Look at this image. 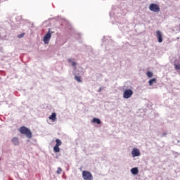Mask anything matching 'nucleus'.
<instances>
[{
	"label": "nucleus",
	"instance_id": "nucleus-1",
	"mask_svg": "<svg viewBox=\"0 0 180 180\" xmlns=\"http://www.w3.org/2000/svg\"><path fill=\"white\" fill-rule=\"evenodd\" d=\"M19 131L21 133V134H25L28 139H32V131L30 129H29V128L26 127H21L19 129Z\"/></svg>",
	"mask_w": 180,
	"mask_h": 180
},
{
	"label": "nucleus",
	"instance_id": "nucleus-2",
	"mask_svg": "<svg viewBox=\"0 0 180 180\" xmlns=\"http://www.w3.org/2000/svg\"><path fill=\"white\" fill-rule=\"evenodd\" d=\"M82 178L84 180H94V176L90 172L83 171L82 172Z\"/></svg>",
	"mask_w": 180,
	"mask_h": 180
},
{
	"label": "nucleus",
	"instance_id": "nucleus-3",
	"mask_svg": "<svg viewBox=\"0 0 180 180\" xmlns=\"http://www.w3.org/2000/svg\"><path fill=\"white\" fill-rule=\"evenodd\" d=\"M133 96V90L131 89H125L123 93V98L124 99H129Z\"/></svg>",
	"mask_w": 180,
	"mask_h": 180
},
{
	"label": "nucleus",
	"instance_id": "nucleus-4",
	"mask_svg": "<svg viewBox=\"0 0 180 180\" xmlns=\"http://www.w3.org/2000/svg\"><path fill=\"white\" fill-rule=\"evenodd\" d=\"M149 9L152 12H156V13H158L160 11V6H158V4H150Z\"/></svg>",
	"mask_w": 180,
	"mask_h": 180
},
{
	"label": "nucleus",
	"instance_id": "nucleus-5",
	"mask_svg": "<svg viewBox=\"0 0 180 180\" xmlns=\"http://www.w3.org/2000/svg\"><path fill=\"white\" fill-rule=\"evenodd\" d=\"M50 39H51V32H50V29H49V32L44 37V43L45 44H49L50 41Z\"/></svg>",
	"mask_w": 180,
	"mask_h": 180
},
{
	"label": "nucleus",
	"instance_id": "nucleus-6",
	"mask_svg": "<svg viewBox=\"0 0 180 180\" xmlns=\"http://www.w3.org/2000/svg\"><path fill=\"white\" fill-rule=\"evenodd\" d=\"M56 144L53 147V151H54V153H60V146H61V144H63V143L61 142V140H60V139H56Z\"/></svg>",
	"mask_w": 180,
	"mask_h": 180
},
{
	"label": "nucleus",
	"instance_id": "nucleus-7",
	"mask_svg": "<svg viewBox=\"0 0 180 180\" xmlns=\"http://www.w3.org/2000/svg\"><path fill=\"white\" fill-rule=\"evenodd\" d=\"M156 37L158 39V43H162V32L160 30L156 31Z\"/></svg>",
	"mask_w": 180,
	"mask_h": 180
},
{
	"label": "nucleus",
	"instance_id": "nucleus-8",
	"mask_svg": "<svg viewBox=\"0 0 180 180\" xmlns=\"http://www.w3.org/2000/svg\"><path fill=\"white\" fill-rule=\"evenodd\" d=\"M131 154H132V157H139V156H140V150L134 148L132 150Z\"/></svg>",
	"mask_w": 180,
	"mask_h": 180
},
{
	"label": "nucleus",
	"instance_id": "nucleus-9",
	"mask_svg": "<svg viewBox=\"0 0 180 180\" xmlns=\"http://www.w3.org/2000/svg\"><path fill=\"white\" fill-rule=\"evenodd\" d=\"M49 120L56 122L57 120V114L56 112H52L51 115L49 117Z\"/></svg>",
	"mask_w": 180,
	"mask_h": 180
},
{
	"label": "nucleus",
	"instance_id": "nucleus-10",
	"mask_svg": "<svg viewBox=\"0 0 180 180\" xmlns=\"http://www.w3.org/2000/svg\"><path fill=\"white\" fill-rule=\"evenodd\" d=\"M12 143H13L14 146H19V139L14 137L11 140Z\"/></svg>",
	"mask_w": 180,
	"mask_h": 180
},
{
	"label": "nucleus",
	"instance_id": "nucleus-11",
	"mask_svg": "<svg viewBox=\"0 0 180 180\" xmlns=\"http://www.w3.org/2000/svg\"><path fill=\"white\" fill-rule=\"evenodd\" d=\"M131 172L133 175H137L139 174V169L137 167H134L131 169Z\"/></svg>",
	"mask_w": 180,
	"mask_h": 180
},
{
	"label": "nucleus",
	"instance_id": "nucleus-12",
	"mask_svg": "<svg viewBox=\"0 0 180 180\" xmlns=\"http://www.w3.org/2000/svg\"><path fill=\"white\" fill-rule=\"evenodd\" d=\"M156 83H157V79L155 78H153L148 81V84L150 86H153V84H156Z\"/></svg>",
	"mask_w": 180,
	"mask_h": 180
},
{
	"label": "nucleus",
	"instance_id": "nucleus-13",
	"mask_svg": "<svg viewBox=\"0 0 180 180\" xmlns=\"http://www.w3.org/2000/svg\"><path fill=\"white\" fill-rule=\"evenodd\" d=\"M92 122L96 123L97 124H101V120H99V118H94L92 120Z\"/></svg>",
	"mask_w": 180,
	"mask_h": 180
},
{
	"label": "nucleus",
	"instance_id": "nucleus-14",
	"mask_svg": "<svg viewBox=\"0 0 180 180\" xmlns=\"http://www.w3.org/2000/svg\"><path fill=\"white\" fill-rule=\"evenodd\" d=\"M146 75L148 78H151L152 77H153L154 74L151 71H148L146 72Z\"/></svg>",
	"mask_w": 180,
	"mask_h": 180
},
{
	"label": "nucleus",
	"instance_id": "nucleus-15",
	"mask_svg": "<svg viewBox=\"0 0 180 180\" xmlns=\"http://www.w3.org/2000/svg\"><path fill=\"white\" fill-rule=\"evenodd\" d=\"M175 70H180V64L176 63V62L174 63V64Z\"/></svg>",
	"mask_w": 180,
	"mask_h": 180
},
{
	"label": "nucleus",
	"instance_id": "nucleus-16",
	"mask_svg": "<svg viewBox=\"0 0 180 180\" xmlns=\"http://www.w3.org/2000/svg\"><path fill=\"white\" fill-rule=\"evenodd\" d=\"M75 79H76L77 82H82V80L81 79V77L79 76H75Z\"/></svg>",
	"mask_w": 180,
	"mask_h": 180
},
{
	"label": "nucleus",
	"instance_id": "nucleus-17",
	"mask_svg": "<svg viewBox=\"0 0 180 180\" xmlns=\"http://www.w3.org/2000/svg\"><path fill=\"white\" fill-rule=\"evenodd\" d=\"M61 172H63V169H61L60 167H58V170L56 171V174H58V175H60Z\"/></svg>",
	"mask_w": 180,
	"mask_h": 180
},
{
	"label": "nucleus",
	"instance_id": "nucleus-18",
	"mask_svg": "<svg viewBox=\"0 0 180 180\" xmlns=\"http://www.w3.org/2000/svg\"><path fill=\"white\" fill-rule=\"evenodd\" d=\"M23 36H25V33L20 34L18 35V39H22V37H23Z\"/></svg>",
	"mask_w": 180,
	"mask_h": 180
},
{
	"label": "nucleus",
	"instance_id": "nucleus-19",
	"mask_svg": "<svg viewBox=\"0 0 180 180\" xmlns=\"http://www.w3.org/2000/svg\"><path fill=\"white\" fill-rule=\"evenodd\" d=\"M72 65L75 67V65H77V63H75V61L72 62Z\"/></svg>",
	"mask_w": 180,
	"mask_h": 180
},
{
	"label": "nucleus",
	"instance_id": "nucleus-20",
	"mask_svg": "<svg viewBox=\"0 0 180 180\" xmlns=\"http://www.w3.org/2000/svg\"><path fill=\"white\" fill-rule=\"evenodd\" d=\"M68 63H71V64L72 62H74V60L72 59H68Z\"/></svg>",
	"mask_w": 180,
	"mask_h": 180
}]
</instances>
